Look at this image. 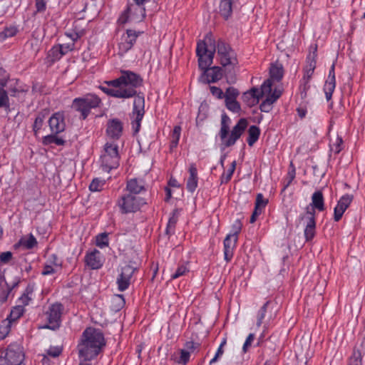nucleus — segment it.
I'll return each mask as SVG.
<instances>
[{
	"label": "nucleus",
	"instance_id": "ddd939ff",
	"mask_svg": "<svg viewBox=\"0 0 365 365\" xmlns=\"http://www.w3.org/2000/svg\"><path fill=\"white\" fill-rule=\"evenodd\" d=\"M299 219L301 220H306L304 230L306 241L312 240L316 234L315 210L309 209V207H307L305 214L300 215Z\"/></svg>",
	"mask_w": 365,
	"mask_h": 365
},
{
	"label": "nucleus",
	"instance_id": "f03ea898",
	"mask_svg": "<svg viewBox=\"0 0 365 365\" xmlns=\"http://www.w3.org/2000/svg\"><path fill=\"white\" fill-rule=\"evenodd\" d=\"M105 345L106 340L101 330L93 327L86 328L77 346L80 359L78 365H91L90 361L100 354Z\"/></svg>",
	"mask_w": 365,
	"mask_h": 365
},
{
	"label": "nucleus",
	"instance_id": "c756f323",
	"mask_svg": "<svg viewBox=\"0 0 365 365\" xmlns=\"http://www.w3.org/2000/svg\"><path fill=\"white\" fill-rule=\"evenodd\" d=\"M18 32L19 28L16 25L10 24L5 26L0 31V43L4 42L9 38L15 36Z\"/></svg>",
	"mask_w": 365,
	"mask_h": 365
},
{
	"label": "nucleus",
	"instance_id": "20e7f679",
	"mask_svg": "<svg viewBox=\"0 0 365 365\" xmlns=\"http://www.w3.org/2000/svg\"><path fill=\"white\" fill-rule=\"evenodd\" d=\"M102 104L101 99L93 93H86L81 97L73 100L71 107L81 115V118L85 120L92 109L99 108Z\"/></svg>",
	"mask_w": 365,
	"mask_h": 365
},
{
	"label": "nucleus",
	"instance_id": "a211bd4d",
	"mask_svg": "<svg viewBox=\"0 0 365 365\" xmlns=\"http://www.w3.org/2000/svg\"><path fill=\"white\" fill-rule=\"evenodd\" d=\"M105 259L103 254L98 250L88 251L85 255L86 266L92 269H98L103 265Z\"/></svg>",
	"mask_w": 365,
	"mask_h": 365
},
{
	"label": "nucleus",
	"instance_id": "7ed1b4c3",
	"mask_svg": "<svg viewBox=\"0 0 365 365\" xmlns=\"http://www.w3.org/2000/svg\"><path fill=\"white\" fill-rule=\"evenodd\" d=\"M230 118L223 113L221 115L220 137L225 147L234 145L246 130L248 123L245 118H240L230 132Z\"/></svg>",
	"mask_w": 365,
	"mask_h": 365
},
{
	"label": "nucleus",
	"instance_id": "4be33fe9",
	"mask_svg": "<svg viewBox=\"0 0 365 365\" xmlns=\"http://www.w3.org/2000/svg\"><path fill=\"white\" fill-rule=\"evenodd\" d=\"M336 88L335 65L333 63L329 69L327 79L325 81L323 90L327 101H331L332 94Z\"/></svg>",
	"mask_w": 365,
	"mask_h": 365
},
{
	"label": "nucleus",
	"instance_id": "7c9ffc66",
	"mask_svg": "<svg viewBox=\"0 0 365 365\" xmlns=\"http://www.w3.org/2000/svg\"><path fill=\"white\" fill-rule=\"evenodd\" d=\"M34 288L31 285H28L21 296L17 299L18 305H22L24 308L29 305L33 300Z\"/></svg>",
	"mask_w": 365,
	"mask_h": 365
},
{
	"label": "nucleus",
	"instance_id": "37998d69",
	"mask_svg": "<svg viewBox=\"0 0 365 365\" xmlns=\"http://www.w3.org/2000/svg\"><path fill=\"white\" fill-rule=\"evenodd\" d=\"M190 268L188 266V263H183L180 264L175 272L171 274V279H175L182 276L185 275L187 272H189Z\"/></svg>",
	"mask_w": 365,
	"mask_h": 365
},
{
	"label": "nucleus",
	"instance_id": "a878e982",
	"mask_svg": "<svg viewBox=\"0 0 365 365\" xmlns=\"http://www.w3.org/2000/svg\"><path fill=\"white\" fill-rule=\"evenodd\" d=\"M272 87V83L270 80L265 81L261 86V89L257 88H252L250 91L246 92V96L255 97V100L257 103L259 98L263 96L264 92L270 91Z\"/></svg>",
	"mask_w": 365,
	"mask_h": 365
},
{
	"label": "nucleus",
	"instance_id": "5fc2aeb1",
	"mask_svg": "<svg viewBox=\"0 0 365 365\" xmlns=\"http://www.w3.org/2000/svg\"><path fill=\"white\" fill-rule=\"evenodd\" d=\"M62 352V349L60 346H51L46 351V354L53 358L58 357Z\"/></svg>",
	"mask_w": 365,
	"mask_h": 365
},
{
	"label": "nucleus",
	"instance_id": "4d7b16f0",
	"mask_svg": "<svg viewBox=\"0 0 365 365\" xmlns=\"http://www.w3.org/2000/svg\"><path fill=\"white\" fill-rule=\"evenodd\" d=\"M254 339H255L254 334L251 333L247 336V337L243 344V346H242L243 353H246L248 351V349L250 346H251L252 343L253 342Z\"/></svg>",
	"mask_w": 365,
	"mask_h": 365
},
{
	"label": "nucleus",
	"instance_id": "5701e85b",
	"mask_svg": "<svg viewBox=\"0 0 365 365\" xmlns=\"http://www.w3.org/2000/svg\"><path fill=\"white\" fill-rule=\"evenodd\" d=\"M238 240L237 237L227 235L224 240V258L226 262H230L232 259L234 251L237 246Z\"/></svg>",
	"mask_w": 365,
	"mask_h": 365
},
{
	"label": "nucleus",
	"instance_id": "69168bd1",
	"mask_svg": "<svg viewBox=\"0 0 365 365\" xmlns=\"http://www.w3.org/2000/svg\"><path fill=\"white\" fill-rule=\"evenodd\" d=\"M46 5L44 0H36V9L38 12H43L46 10Z\"/></svg>",
	"mask_w": 365,
	"mask_h": 365
},
{
	"label": "nucleus",
	"instance_id": "412c9836",
	"mask_svg": "<svg viewBox=\"0 0 365 365\" xmlns=\"http://www.w3.org/2000/svg\"><path fill=\"white\" fill-rule=\"evenodd\" d=\"M353 200V196L346 194L340 197L334 209V220L339 222Z\"/></svg>",
	"mask_w": 365,
	"mask_h": 365
},
{
	"label": "nucleus",
	"instance_id": "774afa93",
	"mask_svg": "<svg viewBox=\"0 0 365 365\" xmlns=\"http://www.w3.org/2000/svg\"><path fill=\"white\" fill-rule=\"evenodd\" d=\"M65 35L71 38V42H73L74 44L81 37L78 33H66Z\"/></svg>",
	"mask_w": 365,
	"mask_h": 365
},
{
	"label": "nucleus",
	"instance_id": "423d86ee",
	"mask_svg": "<svg viewBox=\"0 0 365 365\" xmlns=\"http://www.w3.org/2000/svg\"><path fill=\"white\" fill-rule=\"evenodd\" d=\"M24 347L19 342L10 344L0 355V365H26Z\"/></svg>",
	"mask_w": 365,
	"mask_h": 365
},
{
	"label": "nucleus",
	"instance_id": "3c124183",
	"mask_svg": "<svg viewBox=\"0 0 365 365\" xmlns=\"http://www.w3.org/2000/svg\"><path fill=\"white\" fill-rule=\"evenodd\" d=\"M58 46L59 51L61 52V53L63 56L67 54L68 52L72 51L75 48L73 42L58 44Z\"/></svg>",
	"mask_w": 365,
	"mask_h": 365
},
{
	"label": "nucleus",
	"instance_id": "79ce46f5",
	"mask_svg": "<svg viewBox=\"0 0 365 365\" xmlns=\"http://www.w3.org/2000/svg\"><path fill=\"white\" fill-rule=\"evenodd\" d=\"M330 151L335 155L339 154L343 149V139L341 136L337 135L334 141L330 143Z\"/></svg>",
	"mask_w": 365,
	"mask_h": 365
},
{
	"label": "nucleus",
	"instance_id": "f704fd0d",
	"mask_svg": "<svg viewBox=\"0 0 365 365\" xmlns=\"http://www.w3.org/2000/svg\"><path fill=\"white\" fill-rule=\"evenodd\" d=\"M181 130L182 129L180 125H175L170 134V149L171 150L175 148L179 143L181 135Z\"/></svg>",
	"mask_w": 365,
	"mask_h": 365
},
{
	"label": "nucleus",
	"instance_id": "58836bf2",
	"mask_svg": "<svg viewBox=\"0 0 365 365\" xmlns=\"http://www.w3.org/2000/svg\"><path fill=\"white\" fill-rule=\"evenodd\" d=\"M362 351L359 349L355 347L349 359L348 365H362Z\"/></svg>",
	"mask_w": 365,
	"mask_h": 365
},
{
	"label": "nucleus",
	"instance_id": "72a5a7b5",
	"mask_svg": "<svg viewBox=\"0 0 365 365\" xmlns=\"http://www.w3.org/2000/svg\"><path fill=\"white\" fill-rule=\"evenodd\" d=\"M260 129L256 125H251L248 129V137L247 139L250 146H252L259 139Z\"/></svg>",
	"mask_w": 365,
	"mask_h": 365
},
{
	"label": "nucleus",
	"instance_id": "2eb2a0df",
	"mask_svg": "<svg viewBox=\"0 0 365 365\" xmlns=\"http://www.w3.org/2000/svg\"><path fill=\"white\" fill-rule=\"evenodd\" d=\"M51 132L53 134H59L66 129V118L63 111H57L51 115L48 120Z\"/></svg>",
	"mask_w": 365,
	"mask_h": 365
},
{
	"label": "nucleus",
	"instance_id": "4468645a",
	"mask_svg": "<svg viewBox=\"0 0 365 365\" xmlns=\"http://www.w3.org/2000/svg\"><path fill=\"white\" fill-rule=\"evenodd\" d=\"M317 47L315 46L312 53H309L307 57V64L304 68V76L302 81H304L303 89L304 96L306 91L309 88V81L311 80L314 72L317 65Z\"/></svg>",
	"mask_w": 365,
	"mask_h": 365
},
{
	"label": "nucleus",
	"instance_id": "052dcab7",
	"mask_svg": "<svg viewBox=\"0 0 365 365\" xmlns=\"http://www.w3.org/2000/svg\"><path fill=\"white\" fill-rule=\"evenodd\" d=\"M58 270L48 264L45 263L41 274L44 276L55 274Z\"/></svg>",
	"mask_w": 365,
	"mask_h": 365
},
{
	"label": "nucleus",
	"instance_id": "c03bdc74",
	"mask_svg": "<svg viewBox=\"0 0 365 365\" xmlns=\"http://www.w3.org/2000/svg\"><path fill=\"white\" fill-rule=\"evenodd\" d=\"M269 304V301H267V302H265L263 304V306L259 310V312L257 313V323H256V325H257V327H261V325L262 324L263 320H264V319L265 317V315H266V313H267V307H268Z\"/></svg>",
	"mask_w": 365,
	"mask_h": 365
},
{
	"label": "nucleus",
	"instance_id": "dca6fc26",
	"mask_svg": "<svg viewBox=\"0 0 365 365\" xmlns=\"http://www.w3.org/2000/svg\"><path fill=\"white\" fill-rule=\"evenodd\" d=\"M135 270V269L129 264L122 267L120 274L116 281L119 291L124 292L129 287Z\"/></svg>",
	"mask_w": 365,
	"mask_h": 365
},
{
	"label": "nucleus",
	"instance_id": "ea45409f",
	"mask_svg": "<svg viewBox=\"0 0 365 365\" xmlns=\"http://www.w3.org/2000/svg\"><path fill=\"white\" fill-rule=\"evenodd\" d=\"M106 185V180L100 178H94L89 185V190L91 192H99L103 190Z\"/></svg>",
	"mask_w": 365,
	"mask_h": 365
},
{
	"label": "nucleus",
	"instance_id": "680f3d73",
	"mask_svg": "<svg viewBox=\"0 0 365 365\" xmlns=\"http://www.w3.org/2000/svg\"><path fill=\"white\" fill-rule=\"evenodd\" d=\"M291 168H292L289 170L288 174H287L288 182H287V184L286 185V186L284 187V190H285L292 183V182L293 181V180L295 178L296 171H295V168H294L292 163H291Z\"/></svg>",
	"mask_w": 365,
	"mask_h": 365
},
{
	"label": "nucleus",
	"instance_id": "473e14b6",
	"mask_svg": "<svg viewBox=\"0 0 365 365\" xmlns=\"http://www.w3.org/2000/svg\"><path fill=\"white\" fill-rule=\"evenodd\" d=\"M180 210H179V209H175L171 212L170 217H169L167 227H166V232L168 234L170 233V232H174L176 223H177L179 216H180Z\"/></svg>",
	"mask_w": 365,
	"mask_h": 365
},
{
	"label": "nucleus",
	"instance_id": "e433bc0d",
	"mask_svg": "<svg viewBox=\"0 0 365 365\" xmlns=\"http://www.w3.org/2000/svg\"><path fill=\"white\" fill-rule=\"evenodd\" d=\"M46 117V113H43V112H41L36 115V117L34 120V124H33V131L36 136L38 134L39 131L41 130V128L44 124Z\"/></svg>",
	"mask_w": 365,
	"mask_h": 365
},
{
	"label": "nucleus",
	"instance_id": "8fccbe9b",
	"mask_svg": "<svg viewBox=\"0 0 365 365\" xmlns=\"http://www.w3.org/2000/svg\"><path fill=\"white\" fill-rule=\"evenodd\" d=\"M190 353L187 350L181 349L180 356L175 361L178 364L185 365L190 360Z\"/></svg>",
	"mask_w": 365,
	"mask_h": 365
},
{
	"label": "nucleus",
	"instance_id": "b1692460",
	"mask_svg": "<svg viewBox=\"0 0 365 365\" xmlns=\"http://www.w3.org/2000/svg\"><path fill=\"white\" fill-rule=\"evenodd\" d=\"M189 176L186 182V188L188 192L192 193L198 185L197 169L195 163H191L188 168Z\"/></svg>",
	"mask_w": 365,
	"mask_h": 365
},
{
	"label": "nucleus",
	"instance_id": "c85d7f7f",
	"mask_svg": "<svg viewBox=\"0 0 365 365\" xmlns=\"http://www.w3.org/2000/svg\"><path fill=\"white\" fill-rule=\"evenodd\" d=\"M311 206L312 207H309V209H313L314 210L315 209L319 211L324 210V200L322 191L317 190L312 194Z\"/></svg>",
	"mask_w": 365,
	"mask_h": 365
},
{
	"label": "nucleus",
	"instance_id": "bf43d9fd",
	"mask_svg": "<svg viewBox=\"0 0 365 365\" xmlns=\"http://www.w3.org/2000/svg\"><path fill=\"white\" fill-rule=\"evenodd\" d=\"M272 104L273 103H271V102H269V100H267V98H265V100H264L261 103V104L259 106V108H260L261 111L268 113L272 110Z\"/></svg>",
	"mask_w": 365,
	"mask_h": 365
},
{
	"label": "nucleus",
	"instance_id": "de8ad7c7",
	"mask_svg": "<svg viewBox=\"0 0 365 365\" xmlns=\"http://www.w3.org/2000/svg\"><path fill=\"white\" fill-rule=\"evenodd\" d=\"M96 245L100 248L106 247L108 245V237L106 233H101L96 236Z\"/></svg>",
	"mask_w": 365,
	"mask_h": 365
},
{
	"label": "nucleus",
	"instance_id": "9d476101",
	"mask_svg": "<svg viewBox=\"0 0 365 365\" xmlns=\"http://www.w3.org/2000/svg\"><path fill=\"white\" fill-rule=\"evenodd\" d=\"M145 17L144 6L133 2L128 5L127 9L119 16L118 21L120 24L126 23L141 22Z\"/></svg>",
	"mask_w": 365,
	"mask_h": 365
},
{
	"label": "nucleus",
	"instance_id": "393cba45",
	"mask_svg": "<svg viewBox=\"0 0 365 365\" xmlns=\"http://www.w3.org/2000/svg\"><path fill=\"white\" fill-rule=\"evenodd\" d=\"M204 71L203 81L207 83H215L222 77V68L219 66H213L210 68H206Z\"/></svg>",
	"mask_w": 365,
	"mask_h": 365
},
{
	"label": "nucleus",
	"instance_id": "338daca9",
	"mask_svg": "<svg viewBox=\"0 0 365 365\" xmlns=\"http://www.w3.org/2000/svg\"><path fill=\"white\" fill-rule=\"evenodd\" d=\"M243 101L247 103L249 106H254L256 104V101L255 100V97L252 96H246V92L244 93L242 96Z\"/></svg>",
	"mask_w": 365,
	"mask_h": 365
},
{
	"label": "nucleus",
	"instance_id": "6e6d98bb",
	"mask_svg": "<svg viewBox=\"0 0 365 365\" xmlns=\"http://www.w3.org/2000/svg\"><path fill=\"white\" fill-rule=\"evenodd\" d=\"M211 93L218 99L225 98V93L222 90L217 86H210V88Z\"/></svg>",
	"mask_w": 365,
	"mask_h": 365
},
{
	"label": "nucleus",
	"instance_id": "a18cd8bd",
	"mask_svg": "<svg viewBox=\"0 0 365 365\" xmlns=\"http://www.w3.org/2000/svg\"><path fill=\"white\" fill-rule=\"evenodd\" d=\"M9 98L6 91L0 87V108H9Z\"/></svg>",
	"mask_w": 365,
	"mask_h": 365
},
{
	"label": "nucleus",
	"instance_id": "864d4df0",
	"mask_svg": "<svg viewBox=\"0 0 365 365\" xmlns=\"http://www.w3.org/2000/svg\"><path fill=\"white\" fill-rule=\"evenodd\" d=\"M268 203V200L265 199L262 193H258L256 197L255 205L257 207L264 208Z\"/></svg>",
	"mask_w": 365,
	"mask_h": 365
},
{
	"label": "nucleus",
	"instance_id": "0eeeda50",
	"mask_svg": "<svg viewBox=\"0 0 365 365\" xmlns=\"http://www.w3.org/2000/svg\"><path fill=\"white\" fill-rule=\"evenodd\" d=\"M120 155L118 145L114 143H106L104 151L100 158V165L103 171L110 173L119 166Z\"/></svg>",
	"mask_w": 365,
	"mask_h": 365
},
{
	"label": "nucleus",
	"instance_id": "aec40b11",
	"mask_svg": "<svg viewBox=\"0 0 365 365\" xmlns=\"http://www.w3.org/2000/svg\"><path fill=\"white\" fill-rule=\"evenodd\" d=\"M125 190L130 194L139 196L147 191L146 183L144 179L133 178L127 180Z\"/></svg>",
	"mask_w": 365,
	"mask_h": 365
},
{
	"label": "nucleus",
	"instance_id": "603ef678",
	"mask_svg": "<svg viewBox=\"0 0 365 365\" xmlns=\"http://www.w3.org/2000/svg\"><path fill=\"white\" fill-rule=\"evenodd\" d=\"M60 53L61 52L59 51V46L58 45H56L53 46L51 49L50 56L52 57L53 61L59 60L63 56V55Z\"/></svg>",
	"mask_w": 365,
	"mask_h": 365
},
{
	"label": "nucleus",
	"instance_id": "09e8293b",
	"mask_svg": "<svg viewBox=\"0 0 365 365\" xmlns=\"http://www.w3.org/2000/svg\"><path fill=\"white\" fill-rule=\"evenodd\" d=\"M242 223L240 220H236L232 225L231 232L228 234L229 235L235 236L238 237V235L241 232Z\"/></svg>",
	"mask_w": 365,
	"mask_h": 365
},
{
	"label": "nucleus",
	"instance_id": "bb28decb",
	"mask_svg": "<svg viewBox=\"0 0 365 365\" xmlns=\"http://www.w3.org/2000/svg\"><path fill=\"white\" fill-rule=\"evenodd\" d=\"M238 0H220L219 4V13L225 19H228L232 14L234 4Z\"/></svg>",
	"mask_w": 365,
	"mask_h": 365
},
{
	"label": "nucleus",
	"instance_id": "0e129e2a",
	"mask_svg": "<svg viewBox=\"0 0 365 365\" xmlns=\"http://www.w3.org/2000/svg\"><path fill=\"white\" fill-rule=\"evenodd\" d=\"M12 253L9 251L0 253V261L4 264L8 263L12 259Z\"/></svg>",
	"mask_w": 365,
	"mask_h": 365
},
{
	"label": "nucleus",
	"instance_id": "39448f33",
	"mask_svg": "<svg viewBox=\"0 0 365 365\" xmlns=\"http://www.w3.org/2000/svg\"><path fill=\"white\" fill-rule=\"evenodd\" d=\"M205 41L197 42L196 48L198 66L202 71L206 70L212 63L215 52V41L211 36H206Z\"/></svg>",
	"mask_w": 365,
	"mask_h": 365
},
{
	"label": "nucleus",
	"instance_id": "49530a36",
	"mask_svg": "<svg viewBox=\"0 0 365 365\" xmlns=\"http://www.w3.org/2000/svg\"><path fill=\"white\" fill-rule=\"evenodd\" d=\"M46 263L52 266L53 268H56L57 270L60 269L62 267V262L58 259L56 254L51 255Z\"/></svg>",
	"mask_w": 365,
	"mask_h": 365
},
{
	"label": "nucleus",
	"instance_id": "6ab92c4d",
	"mask_svg": "<svg viewBox=\"0 0 365 365\" xmlns=\"http://www.w3.org/2000/svg\"><path fill=\"white\" fill-rule=\"evenodd\" d=\"M107 136L114 140H119L123 133V123L118 118H113L108 121L106 125Z\"/></svg>",
	"mask_w": 365,
	"mask_h": 365
},
{
	"label": "nucleus",
	"instance_id": "f8f14e48",
	"mask_svg": "<svg viewBox=\"0 0 365 365\" xmlns=\"http://www.w3.org/2000/svg\"><path fill=\"white\" fill-rule=\"evenodd\" d=\"M63 311V306L61 303L51 304L46 313L48 324L43 327L51 330L58 329L61 323V315Z\"/></svg>",
	"mask_w": 365,
	"mask_h": 365
},
{
	"label": "nucleus",
	"instance_id": "f257e3e1",
	"mask_svg": "<svg viewBox=\"0 0 365 365\" xmlns=\"http://www.w3.org/2000/svg\"><path fill=\"white\" fill-rule=\"evenodd\" d=\"M121 75L113 80L104 82L106 86L99 88L110 97L127 99L134 98L132 127L135 133L140 130L141 120L145 114V99L143 96L138 94L137 89L143 83L142 78L137 73L128 70H122Z\"/></svg>",
	"mask_w": 365,
	"mask_h": 365
},
{
	"label": "nucleus",
	"instance_id": "c9c22d12",
	"mask_svg": "<svg viewBox=\"0 0 365 365\" xmlns=\"http://www.w3.org/2000/svg\"><path fill=\"white\" fill-rule=\"evenodd\" d=\"M270 77L277 81H279L283 77V66L281 64L276 63L272 65L269 70Z\"/></svg>",
	"mask_w": 365,
	"mask_h": 365
},
{
	"label": "nucleus",
	"instance_id": "6e6552de",
	"mask_svg": "<svg viewBox=\"0 0 365 365\" xmlns=\"http://www.w3.org/2000/svg\"><path fill=\"white\" fill-rule=\"evenodd\" d=\"M146 204L145 198L128 192L120 195L116 202V205L122 214L136 212Z\"/></svg>",
	"mask_w": 365,
	"mask_h": 365
},
{
	"label": "nucleus",
	"instance_id": "f3484780",
	"mask_svg": "<svg viewBox=\"0 0 365 365\" xmlns=\"http://www.w3.org/2000/svg\"><path fill=\"white\" fill-rule=\"evenodd\" d=\"M238 96V90L233 87L227 88L225 93V106L230 111L234 113H238L241 110L240 104L237 101Z\"/></svg>",
	"mask_w": 365,
	"mask_h": 365
},
{
	"label": "nucleus",
	"instance_id": "2f4dec72",
	"mask_svg": "<svg viewBox=\"0 0 365 365\" xmlns=\"http://www.w3.org/2000/svg\"><path fill=\"white\" fill-rule=\"evenodd\" d=\"M26 309L23 307L22 305H16L14 306L11 312L9 315L7 317V320L10 324L17 321L25 312Z\"/></svg>",
	"mask_w": 365,
	"mask_h": 365
},
{
	"label": "nucleus",
	"instance_id": "4c0bfd02",
	"mask_svg": "<svg viewBox=\"0 0 365 365\" xmlns=\"http://www.w3.org/2000/svg\"><path fill=\"white\" fill-rule=\"evenodd\" d=\"M58 134H51L44 136L43 138V143L46 145L51 144H56L57 145H63L65 143V140L57 136Z\"/></svg>",
	"mask_w": 365,
	"mask_h": 365
},
{
	"label": "nucleus",
	"instance_id": "e2e57ef3",
	"mask_svg": "<svg viewBox=\"0 0 365 365\" xmlns=\"http://www.w3.org/2000/svg\"><path fill=\"white\" fill-rule=\"evenodd\" d=\"M282 92L279 90H274L271 94H269L266 98L269 100L271 103H274L281 96Z\"/></svg>",
	"mask_w": 365,
	"mask_h": 365
},
{
	"label": "nucleus",
	"instance_id": "1a4fd4ad",
	"mask_svg": "<svg viewBox=\"0 0 365 365\" xmlns=\"http://www.w3.org/2000/svg\"><path fill=\"white\" fill-rule=\"evenodd\" d=\"M220 63L223 66L235 67L238 60L235 51L231 46L222 39H219L215 45Z\"/></svg>",
	"mask_w": 365,
	"mask_h": 365
},
{
	"label": "nucleus",
	"instance_id": "cd10ccee",
	"mask_svg": "<svg viewBox=\"0 0 365 365\" xmlns=\"http://www.w3.org/2000/svg\"><path fill=\"white\" fill-rule=\"evenodd\" d=\"M38 242L36 237L31 233L27 236L22 237L14 245L16 248L23 247L24 250H31L37 246Z\"/></svg>",
	"mask_w": 365,
	"mask_h": 365
},
{
	"label": "nucleus",
	"instance_id": "a19ab883",
	"mask_svg": "<svg viewBox=\"0 0 365 365\" xmlns=\"http://www.w3.org/2000/svg\"><path fill=\"white\" fill-rule=\"evenodd\" d=\"M235 168H236V161L234 160L231 163V165L229 168V169L226 172H224L222 174V175L220 177L221 184H226L231 180L232 176L235 170Z\"/></svg>",
	"mask_w": 365,
	"mask_h": 365
},
{
	"label": "nucleus",
	"instance_id": "9b49d317",
	"mask_svg": "<svg viewBox=\"0 0 365 365\" xmlns=\"http://www.w3.org/2000/svg\"><path fill=\"white\" fill-rule=\"evenodd\" d=\"M143 32L133 29L125 30L120 36L118 42V53L123 56L128 53L134 46L138 37Z\"/></svg>",
	"mask_w": 365,
	"mask_h": 365
},
{
	"label": "nucleus",
	"instance_id": "13d9d810",
	"mask_svg": "<svg viewBox=\"0 0 365 365\" xmlns=\"http://www.w3.org/2000/svg\"><path fill=\"white\" fill-rule=\"evenodd\" d=\"M10 292H11L10 288L5 289L3 287H0V302L1 303H4L7 301Z\"/></svg>",
	"mask_w": 365,
	"mask_h": 365
}]
</instances>
